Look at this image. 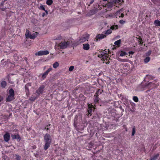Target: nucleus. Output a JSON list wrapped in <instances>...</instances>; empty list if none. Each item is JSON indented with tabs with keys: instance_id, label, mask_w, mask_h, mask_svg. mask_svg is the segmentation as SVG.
<instances>
[{
	"instance_id": "33",
	"label": "nucleus",
	"mask_w": 160,
	"mask_h": 160,
	"mask_svg": "<svg viewBox=\"0 0 160 160\" xmlns=\"http://www.w3.org/2000/svg\"><path fill=\"white\" fill-rule=\"evenodd\" d=\"M150 60V58L149 57H147L144 59V62L145 63H147Z\"/></svg>"
},
{
	"instance_id": "43",
	"label": "nucleus",
	"mask_w": 160,
	"mask_h": 160,
	"mask_svg": "<svg viewBox=\"0 0 160 160\" xmlns=\"http://www.w3.org/2000/svg\"><path fill=\"white\" fill-rule=\"evenodd\" d=\"M52 68H49L46 71L48 73L52 71Z\"/></svg>"
},
{
	"instance_id": "28",
	"label": "nucleus",
	"mask_w": 160,
	"mask_h": 160,
	"mask_svg": "<svg viewBox=\"0 0 160 160\" xmlns=\"http://www.w3.org/2000/svg\"><path fill=\"white\" fill-rule=\"evenodd\" d=\"M59 66V63L56 62L53 64V67L54 68H56Z\"/></svg>"
},
{
	"instance_id": "13",
	"label": "nucleus",
	"mask_w": 160,
	"mask_h": 160,
	"mask_svg": "<svg viewBox=\"0 0 160 160\" xmlns=\"http://www.w3.org/2000/svg\"><path fill=\"white\" fill-rule=\"evenodd\" d=\"M37 35L38 33L37 32H35L32 34H30L29 37V38L31 39H33L37 37Z\"/></svg>"
},
{
	"instance_id": "19",
	"label": "nucleus",
	"mask_w": 160,
	"mask_h": 160,
	"mask_svg": "<svg viewBox=\"0 0 160 160\" xmlns=\"http://www.w3.org/2000/svg\"><path fill=\"white\" fill-rule=\"evenodd\" d=\"M107 54H108V50H104L101 53V54L99 55V56L102 55H105Z\"/></svg>"
},
{
	"instance_id": "8",
	"label": "nucleus",
	"mask_w": 160,
	"mask_h": 160,
	"mask_svg": "<svg viewBox=\"0 0 160 160\" xmlns=\"http://www.w3.org/2000/svg\"><path fill=\"white\" fill-rule=\"evenodd\" d=\"M145 87L148 89H152L155 87V85L153 83L150 82L146 83Z\"/></svg>"
},
{
	"instance_id": "9",
	"label": "nucleus",
	"mask_w": 160,
	"mask_h": 160,
	"mask_svg": "<svg viewBox=\"0 0 160 160\" xmlns=\"http://www.w3.org/2000/svg\"><path fill=\"white\" fill-rule=\"evenodd\" d=\"M4 141L6 142H8L10 140V135L9 133L6 132L3 136Z\"/></svg>"
},
{
	"instance_id": "2",
	"label": "nucleus",
	"mask_w": 160,
	"mask_h": 160,
	"mask_svg": "<svg viewBox=\"0 0 160 160\" xmlns=\"http://www.w3.org/2000/svg\"><path fill=\"white\" fill-rule=\"evenodd\" d=\"M9 95L7 98V101H11L14 99V90L12 89H10L9 91Z\"/></svg>"
},
{
	"instance_id": "51",
	"label": "nucleus",
	"mask_w": 160,
	"mask_h": 160,
	"mask_svg": "<svg viewBox=\"0 0 160 160\" xmlns=\"http://www.w3.org/2000/svg\"><path fill=\"white\" fill-rule=\"evenodd\" d=\"M106 63L107 64H109V62H106Z\"/></svg>"
},
{
	"instance_id": "23",
	"label": "nucleus",
	"mask_w": 160,
	"mask_h": 160,
	"mask_svg": "<svg viewBox=\"0 0 160 160\" xmlns=\"http://www.w3.org/2000/svg\"><path fill=\"white\" fill-rule=\"evenodd\" d=\"M112 30L111 29H109L106 31L104 34H105L106 36L112 33Z\"/></svg>"
},
{
	"instance_id": "47",
	"label": "nucleus",
	"mask_w": 160,
	"mask_h": 160,
	"mask_svg": "<svg viewBox=\"0 0 160 160\" xmlns=\"http://www.w3.org/2000/svg\"><path fill=\"white\" fill-rule=\"evenodd\" d=\"M129 53L130 54H133L134 53V52L132 51H130L129 52Z\"/></svg>"
},
{
	"instance_id": "5",
	"label": "nucleus",
	"mask_w": 160,
	"mask_h": 160,
	"mask_svg": "<svg viewBox=\"0 0 160 160\" xmlns=\"http://www.w3.org/2000/svg\"><path fill=\"white\" fill-rule=\"evenodd\" d=\"M89 35L88 34H85L83 35L80 39L81 42H83L88 40L89 38Z\"/></svg>"
},
{
	"instance_id": "39",
	"label": "nucleus",
	"mask_w": 160,
	"mask_h": 160,
	"mask_svg": "<svg viewBox=\"0 0 160 160\" xmlns=\"http://www.w3.org/2000/svg\"><path fill=\"white\" fill-rule=\"evenodd\" d=\"M101 90L98 89L97 91L96 92V94H97V96L99 94H101L102 93L101 92Z\"/></svg>"
},
{
	"instance_id": "3",
	"label": "nucleus",
	"mask_w": 160,
	"mask_h": 160,
	"mask_svg": "<svg viewBox=\"0 0 160 160\" xmlns=\"http://www.w3.org/2000/svg\"><path fill=\"white\" fill-rule=\"evenodd\" d=\"M7 2V1L4 0L1 3L0 8L2 11H4L6 8H8V5Z\"/></svg>"
},
{
	"instance_id": "52",
	"label": "nucleus",
	"mask_w": 160,
	"mask_h": 160,
	"mask_svg": "<svg viewBox=\"0 0 160 160\" xmlns=\"http://www.w3.org/2000/svg\"><path fill=\"white\" fill-rule=\"evenodd\" d=\"M75 123H76L75 121L74 122V125H75V124H76Z\"/></svg>"
},
{
	"instance_id": "1",
	"label": "nucleus",
	"mask_w": 160,
	"mask_h": 160,
	"mask_svg": "<svg viewBox=\"0 0 160 160\" xmlns=\"http://www.w3.org/2000/svg\"><path fill=\"white\" fill-rule=\"evenodd\" d=\"M71 41L70 40H64L61 41L58 45V47H59L61 49H64L68 47L70 44H71Z\"/></svg>"
},
{
	"instance_id": "49",
	"label": "nucleus",
	"mask_w": 160,
	"mask_h": 160,
	"mask_svg": "<svg viewBox=\"0 0 160 160\" xmlns=\"http://www.w3.org/2000/svg\"><path fill=\"white\" fill-rule=\"evenodd\" d=\"M89 146L90 147H92V143H90L89 144Z\"/></svg>"
},
{
	"instance_id": "26",
	"label": "nucleus",
	"mask_w": 160,
	"mask_h": 160,
	"mask_svg": "<svg viewBox=\"0 0 160 160\" xmlns=\"http://www.w3.org/2000/svg\"><path fill=\"white\" fill-rule=\"evenodd\" d=\"M48 73L46 71L44 73L42 76V78L43 79H44L48 75Z\"/></svg>"
},
{
	"instance_id": "45",
	"label": "nucleus",
	"mask_w": 160,
	"mask_h": 160,
	"mask_svg": "<svg viewBox=\"0 0 160 160\" xmlns=\"http://www.w3.org/2000/svg\"><path fill=\"white\" fill-rule=\"evenodd\" d=\"M3 99V98L2 97L0 96V102L2 101Z\"/></svg>"
},
{
	"instance_id": "15",
	"label": "nucleus",
	"mask_w": 160,
	"mask_h": 160,
	"mask_svg": "<svg viewBox=\"0 0 160 160\" xmlns=\"http://www.w3.org/2000/svg\"><path fill=\"white\" fill-rule=\"evenodd\" d=\"M106 35L104 34H99L97 36V38L99 39H102L106 37Z\"/></svg>"
},
{
	"instance_id": "30",
	"label": "nucleus",
	"mask_w": 160,
	"mask_h": 160,
	"mask_svg": "<svg viewBox=\"0 0 160 160\" xmlns=\"http://www.w3.org/2000/svg\"><path fill=\"white\" fill-rule=\"evenodd\" d=\"M113 2L115 3H117L121 4L123 2V0H114Z\"/></svg>"
},
{
	"instance_id": "48",
	"label": "nucleus",
	"mask_w": 160,
	"mask_h": 160,
	"mask_svg": "<svg viewBox=\"0 0 160 160\" xmlns=\"http://www.w3.org/2000/svg\"><path fill=\"white\" fill-rule=\"evenodd\" d=\"M98 100L97 98H96V99L95 100V102H98Z\"/></svg>"
},
{
	"instance_id": "27",
	"label": "nucleus",
	"mask_w": 160,
	"mask_h": 160,
	"mask_svg": "<svg viewBox=\"0 0 160 160\" xmlns=\"http://www.w3.org/2000/svg\"><path fill=\"white\" fill-rule=\"evenodd\" d=\"M6 84L7 83L5 81H3L1 82V86L2 88H4L6 86Z\"/></svg>"
},
{
	"instance_id": "17",
	"label": "nucleus",
	"mask_w": 160,
	"mask_h": 160,
	"mask_svg": "<svg viewBox=\"0 0 160 160\" xmlns=\"http://www.w3.org/2000/svg\"><path fill=\"white\" fill-rule=\"evenodd\" d=\"M100 57L102 58V59L103 61H104L105 60H107L108 58V54H107L105 55H102L101 56H99Z\"/></svg>"
},
{
	"instance_id": "18",
	"label": "nucleus",
	"mask_w": 160,
	"mask_h": 160,
	"mask_svg": "<svg viewBox=\"0 0 160 160\" xmlns=\"http://www.w3.org/2000/svg\"><path fill=\"white\" fill-rule=\"evenodd\" d=\"M90 46L88 44H83V48L85 50H88L89 49Z\"/></svg>"
},
{
	"instance_id": "34",
	"label": "nucleus",
	"mask_w": 160,
	"mask_h": 160,
	"mask_svg": "<svg viewBox=\"0 0 160 160\" xmlns=\"http://www.w3.org/2000/svg\"><path fill=\"white\" fill-rule=\"evenodd\" d=\"M37 98V97L34 96L33 95L30 98L29 100L31 101H34Z\"/></svg>"
},
{
	"instance_id": "32",
	"label": "nucleus",
	"mask_w": 160,
	"mask_h": 160,
	"mask_svg": "<svg viewBox=\"0 0 160 160\" xmlns=\"http://www.w3.org/2000/svg\"><path fill=\"white\" fill-rule=\"evenodd\" d=\"M121 43V40L120 39L114 42V44L116 45H119Z\"/></svg>"
},
{
	"instance_id": "40",
	"label": "nucleus",
	"mask_w": 160,
	"mask_h": 160,
	"mask_svg": "<svg viewBox=\"0 0 160 160\" xmlns=\"http://www.w3.org/2000/svg\"><path fill=\"white\" fill-rule=\"evenodd\" d=\"M74 68V66H71L69 67V71H72L73 70Z\"/></svg>"
},
{
	"instance_id": "25",
	"label": "nucleus",
	"mask_w": 160,
	"mask_h": 160,
	"mask_svg": "<svg viewBox=\"0 0 160 160\" xmlns=\"http://www.w3.org/2000/svg\"><path fill=\"white\" fill-rule=\"evenodd\" d=\"M12 137L13 139H19L20 138V137L19 135H12Z\"/></svg>"
},
{
	"instance_id": "14",
	"label": "nucleus",
	"mask_w": 160,
	"mask_h": 160,
	"mask_svg": "<svg viewBox=\"0 0 160 160\" xmlns=\"http://www.w3.org/2000/svg\"><path fill=\"white\" fill-rule=\"evenodd\" d=\"M152 77L150 75H147L145 78L144 80L146 82H148L149 80L152 79Z\"/></svg>"
},
{
	"instance_id": "44",
	"label": "nucleus",
	"mask_w": 160,
	"mask_h": 160,
	"mask_svg": "<svg viewBox=\"0 0 160 160\" xmlns=\"http://www.w3.org/2000/svg\"><path fill=\"white\" fill-rule=\"evenodd\" d=\"M151 51H149L147 53V55H149L151 54Z\"/></svg>"
},
{
	"instance_id": "22",
	"label": "nucleus",
	"mask_w": 160,
	"mask_h": 160,
	"mask_svg": "<svg viewBox=\"0 0 160 160\" xmlns=\"http://www.w3.org/2000/svg\"><path fill=\"white\" fill-rule=\"evenodd\" d=\"M118 26L117 25H113L111 27L110 29L112 30H116L118 29Z\"/></svg>"
},
{
	"instance_id": "53",
	"label": "nucleus",
	"mask_w": 160,
	"mask_h": 160,
	"mask_svg": "<svg viewBox=\"0 0 160 160\" xmlns=\"http://www.w3.org/2000/svg\"><path fill=\"white\" fill-rule=\"evenodd\" d=\"M48 128H47V130H48Z\"/></svg>"
},
{
	"instance_id": "37",
	"label": "nucleus",
	"mask_w": 160,
	"mask_h": 160,
	"mask_svg": "<svg viewBox=\"0 0 160 160\" xmlns=\"http://www.w3.org/2000/svg\"><path fill=\"white\" fill-rule=\"evenodd\" d=\"M15 157L16 159L17 160H20L21 158V157L20 156H19L17 154L15 155Z\"/></svg>"
},
{
	"instance_id": "20",
	"label": "nucleus",
	"mask_w": 160,
	"mask_h": 160,
	"mask_svg": "<svg viewBox=\"0 0 160 160\" xmlns=\"http://www.w3.org/2000/svg\"><path fill=\"white\" fill-rule=\"evenodd\" d=\"M120 10L117 12L116 15L117 16H118L119 17L123 18L124 16V14L123 13H121L120 15H118V14H120Z\"/></svg>"
},
{
	"instance_id": "16",
	"label": "nucleus",
	"mask_w": 160,
	"mask_h": 160,
	"mask_svg": "<svg viewBox=\"0 0 160 160\" xmlns=\"http://www.w3.org/2000/svg\"><path fill=\"white\" fill-rule=\"evenodd\" d=\"M45 143L44 146V149L45 150H47L50 146L51 142H45Z\"/></svg>"
},
{
	"instance_id": "46",
	"label": "nucleus",
	"mask_w": 160,
	"mask_h": 160,
	"mask_svg": "<svg viewBox=\"0 0 160 160\" xmlns=\"http://www.w3.org/2000/svg\"><path fill=\"white\" fill-rule=\"evenodd\" d=\"M94 0H91L90 2V4H92L94 2Z\"/></svg>"
},
{
	"instance_id": "50",
	"label": "nucleus",
	"mask_w": 160,
	"mask_h": 160,
	"mask_svg": "<svg viewBox=\"0 0 160 160\" xmlns=\"http://www.w3.org/2000/svg\"><path fill=\"white\" fill-rule=\"evenodd\" d=\"M45 15V13H43V14H42V16L43 17H44Z\"/></svg>"
},
{
	"instance_id": "21",
	"label": "nucleus",
	"mask_w": 160,
	"mask_h": 160,
	"mask_svg": "<svg viewBox=\"0 0 160 160\" xmlns=\"http://www.w3.org/2000/svg\"><path fill=\"white\" fill-rule=\"evenodd\" d=\"M154 24L156 26H160V21L158 20L155 21Z\"/></svg>"
},
{
	"instance_id": "24",
	"label": "nucleus",
	"mask_w": 160,
	"mask_h": 160,
	"mask_svg": "<svg viewBox=\"0 0 160 160\" xmlns=\"http://www.w3.org/2000/svg\"><path fill=\"white\" fill-rule=\"evenodd\" d=\"M118 60L120 62H128V60L126 59H122L119 58H118Z\"/></svg>"
},
{
	"instance_id": "10",
	"label": "nucleus",
	"mask_w": 160,
	"mask_h": 160,
	"mask_svg": "<svg viewBox=\"0 0 160 160\" xmlns=\"http://www.w3.org/2000/svg\"><path fill=\"white\" fill-rule=\"evenodd\" d=\"M44 85H42L37 90L36 92L39 95L42 93L44 90Z\"/></svg>"
},
{
	"instance_id": "35",
	"label": "nucleus",
	"mask_w": 160,
	"mask_h": 160,
	"mask_svg": "<svg viewBox=\"0 0 160 160\" xmlns=\"http://www.w3.org/2000/svg\"><path fill=\"white\" fill-rule=\"evenodd\" d=\"M133 100L136 102H138V98L137 96H134L133 98Z\"/></svg>"
},
{
	"instance_id": "7",
	"label": "nucleus",
	"mask_w": 160,
	"mask_h": 160,
	"mask_svg": "<svg viewBox=\"0 0 160 160\" xmlns=\"http://www.w3.org/2000/svg\"><path fill=\"white\" fill-rule=\"evenodd\" d=\"M44 139L45 142H51V138L50 135L47 133L45 134L44 137Z\"/></svg>"
},
{
	"instance_id": "38",
	"label": "nucleus",
	"mask_w": 160,
	"mask_h": 160,
	"mask_svg": "<svg viewBox=\"0 0 160 160\" xmlns=\"http://www.w3.org/2000/svg\"><path fill=\"white\" fill-rule=\"evenodd\" d=\"M40 8L44 11L47 13V14H48V11L45 10V8L43 5H41L40 7Z\"/></svg>"
},
{
	"instance_id": "6",
	"label": "nucleus",
	"mask_w": 160,
	"mask_h": 160,
	"mask_svg": "<svg viewBox=\"0 0 160 160\" xmlns=\"http://www.w3.org/2000/svg\"><path fill=\"white\" fill-rule=\"evenodd\" d=\"M88 112L89 114L88 115V116L89 117V115H90V116L91 115V112L92 110H94L95 109V108H94V106L92 105L89 104L88 105Z\"/></svg>"
},
{
	"instance_id": "11",
	"label": "nucleus",
	"mask_w": 160,
	"mask_h": 160,
	"mask_svg": "<svg viewBox=\"0 0 160 160\" xmlns=\"http://www.w3.org/2000/svg\"><path fill=\"white\" fill-rule=\"evenodd\" d=\"M31 86L30 83H28L25 86V91L26 93V94L28 95L29 94V88L28 87Z\"/></svg>"
},
{
	"instance_id": "42",
	"label": "nucleus",
	"mask_w": 160,
	"mask_h": 160,
	"mask_svg": "<svg viewBox=\"0 0 160 160\" xmlns=\"http://www.w3.org/2000/svg\"><path fill=\"white\" fill-rule=\"evenodd\" d=\"M125 22L123 20H121L119 21V23L122 24H124Z\"/></svg>"
},
{
	"instance_id": "54",
	"label": "nucleus",
	"mask_w": 160,
	"mask_h": 160,
	"mask_svg": "<svg viewBox=\"0 0 160 160\" xmlns=\"http://www.w3.org/2000/svg\"><path fill=\"white\" fill-rule=\"evenodd\" d=\"M148 91H150V90H148L147 91V92Z\"/></svg>"
},
{
	"instance_id": "12",
	"label": "nucleus",
	"mask_w": 160,
	"mask_h": 160,
	"mask_svg": "<svg viewBox=\"0 0 160 160\" xmlns=\"http://www.w3.org/2000/svg\"><path fill=\"white\" fill-rule=\"evenodd\" d=\"M159 156V154L157 153L151 157L149 160H156Z\"/></svg>"
},
{
	"instance_id": "29",
	"label": "nucleus",
	"mask_w": 160,
	"mask_h": 160,
	"mask_svg": "<svg viewBox=\"0 0 160 160\" xmlns=\"http://www.w3.org/2000/svg\"><path fill=\"white\" fill-rule=\"evenodd\" d=\"M30 34L29 33V31L28 29H27L25 33V36L27 38H29Z\"/></svg>"
},
{
	"instance_id": "4",
	"label": "nucleus",
	"mask_w": 160,
	"mask_h": 160,
	"mask_svg": "<svg viewBox=\"0 0 160 160\" xmlns=\"http://www.w3.org/2000/svg\"><path fill=\"white\" fill-rule=\"evenodd\" d=\"M49 53V52L48 50L45 51H38L37 53H36L35 54L36 55L42 56L43 55H46L48 54Z\"/></svg>"
},
{
	"instance_id": "36",
	"label": "nucleus",
	"mask_w": 160,
	"mask_h": 160,
	"mask_svg": "<svg viewBox=\"0 0 160 160\" xmlns=\"http://www.w3.org/2000/svg\"><path fill=\"white\" fill-rule=\"evenodd\" d=\"M126 52L123 51H122L120 53V56L121 57H122L125 56L126 55Z\"/></svg>"
},
{
	"instance_id": "31",
	"label": "nucleus",
	"mask_w": 160,
	"mask_h": 160,
	"mask_svg": "<svg viewBox=\"0 0 160 160\" xmlns=\"http://www.w3.org/2000/svg\"><path fill=\"white\" fill-rule=\"evenodd\" d=\"M53 3L52 0H48L46 2V3L48 5H51Z\"/></svg>"
},
{
	"instance_id": "41",
	"label": "nucleus",
	"mask_w": 160,
	"mask_h": 160,
	"mask_svg": "<svg viewBox=\"0 0 160 160\" xmlns=\"http://www.w3.org/2000/svg\"><path fill=\"white\" fill-rule=\"evenodd\" d=\"M135 128L134 127L132 129V135L134 136L135 134Z\"/></svg>"
}]
</instances>
